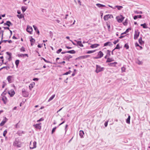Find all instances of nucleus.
<instances>
[{
	"label": "nucleus",
	"mask_w": 150,
	"mask_h": 150,
	"mask_svg": "<svg viewBox=\"0 0 150 150\" xmlns=\"http://www.w3.org/2000/svg\"><path fill=\"white\" fill-rule=\"evenodd\" d=\"M96 70L95 72L97 73H98L100 72L103 71L104 69V67H101L100 66L98 65H96Z\"/></svg>",
	"instance_id": "obj_1"
},
{
	"label": "nucleus",
	"mask_w": 150,
	"mask_h": 150,
	"mask_svg": "<svg viewBox=\"0 0 150 150\" xmlns=\"http://www.w3.org/2000/svg\"><path fill=\"white\" fill-rule=\"evenodd\" d=\"M13 145L14 146H17L18 147H21V143L19 141V140L17 138L16 139L13 143Z\"/></svg>",
	"instance_id": "obj_2"
},
{
	"label": "nucleus",
	"mask_w": 150,
	"mask_h": 150,
	"mask_svg": "<svg viewBox=\"0 0 150 150\" xmlns=\"http://www.w3.org/2000/svg\"><path fill=\"white\" fill-rule=\"evenodd\" d=\"M135 33L134 35V39L135 40H136L139 37V35L140 32L139 31V30L137 29L135 30Z\"/></svg>",
	"instance_id": "obj_3"
},
{
	"label": "nucleus",
	"mask_w": 150,
	"mask_h": 150,
	"mask_svg": "<svg viewBox=\"0 0 150 150\" xmlns=\"http://www.w3.org/2000/svg\"><path fill=\"white\" fill-rule=\"evenodd\" d=\"M113 18V15L111 14H108L105 15L104 17L103 18L105 21H107L109 18Z\"/></svg>",
	"instance_id": "obj_4"
},
{
	"label": "nucleus",
	"mask_w": 150,
	"mask_h": 150,
	"mask_svg": "<svg viewBox=\"0 0 150 150\" xmlns=\"http://www.w3.org/2000/svg\"><path fill=\"white\" fill-rule=\"evenodd\" d=\"M116 18L119 23H121L123 21L124 17L122 15H121L120 17H117Z\"/></svg>",
	"instance_id": "obj_5"
},
{
	"label": "nucleus",
	"mask_w": 150,
	"mask_h": 150,
	"mask_svg": "<svg viewBox=\"0 0 150 150\" xmlns=\"http://www.w3.org/2000/svg\"><path fill=\"white\" fill-rule=\"evenodd\" d=\"M22 93L23 96L26 97L28 96V93L27 92L25 89L22 90Z\"/></svg>",
	"instance_id": "obj_6"
},
{
	"label": "nucleus",
	"mask_w": 150,
	"mask_h": 150,
	"mask_svg": "<svg viewBox=\"0 0 150 150\" xmlns=\"http://www.w3.org/2000/svg\"><path fill=\"white\" fill-rule=\"evenodd\" d=\"M26 30L30 34H31V32L33 30L32 27L29 26H27Z\"/></svg>",
	"instance_id": "obj_7"
},
{
	"label": "nucleus",
	"mask_w": 150,
	"mask_h": 150,
	"mask_svg": "<svg viewBox=\"0 0 150 150\" xmlns=\"http://www.w3.org/2000/svg\"><path fill=\"white\" fill-rule=\"evenodd\" d=\"M41 123L36 124L34 125L33 126H34L36 129H40L41 128Z\"/></svg>",
	"instance_id": "obj_8"
},
{
	"label": "nucleus",
	"mask_w": 150,
	"mask_h": 150,
	"mask_svg": "<svg viewBox=\"0 0 150 150\" xmlns=\"http://www.w3.org/2000/svg\"><path fill=\"white\" fill-rule=\"evenodd\" d=\"M90 56V55H84V56H80L78 58H76V59H84L85 58H86L89 57Z\"/></svg>",
	"instance_id": "obj_9"
},
{
	"label": "nucleus",
	"mask_w": 150,
	"mask_h": 150,
	"mask_svg": "<svg viewBox=\"0 0 150 150\" xmlns=\"http://www.w3.org/2000/svg\"><path fill=\"white\" fill-rule=\"evenodd\" d=\"M117 63L116 62H114L113 63H110L108 64V65L110 67H116L115 65L117 64Z\"/></svg>",
	"instance_id": "obj_10"
},
{
	"label": "nucleus",
	"mask_w": 150,
	"mask_h": 150,
	"mask_svg": "<svg viewBox=\"0 0 150 150\" xmlns=\"http://www.w3.org/2000/svg\"><path fill=\"white\" fill-rule=\"evenodd\" d=\"M114 61V60L113 58H110L109 57H108L107 59L106 62V63H109L113 61Z\"/></svg>",
	"instance_id": "obj_11"
},
{
	"label": "nucleus",
	"mask_w": 150,
	"mask_h": 150,
	"mask_svg": "<svg viewBox=\"0 0 150 150\" xmlns=\"http://www.w3.org/2000/svg\"><path fill=\"white\" fill-rule=\"evenodd\" d=\"M7 120V119H6V117H5L4 119L0 123V126H2L4 125L6 122Z\"/></svg>",
	"instance_id": "obj_12"
},
{
	"label": "nucleus",
	"mask_w": 150,
	"mask_h": 150,
	"mask_svg": "<svg viewBox=\"0 0 150 150\" xmlns=\"http://www.w3.org/2000/svg\"><path fill=\"white\" fill-rule=\"evenodd\" d=\"M72 57L71 55H69L68 56H65L64 57V59H63L66 60L68 61H69V59L70 58H72Z\"/></svg>",
	"instance_id": "obj_13"
},
{
	"label": "nucleus",
	"mask_w": 150,
	"mask_h": 150,
	"mask_svg": "<svg viewBox=\"0 0 150 150\" xmlns=\"http://www.w3.org/2000/svg\"><path fill=\"white\" fill-rule=\"evenodd\" d=\"M99 44H92L90 46V47L92 48H96L99 46Z\"/></svg>",
	"instance_id": "obj_14"
},
{
	"label": "nucleus",
	"mask_w": 150,
	"mask_h": 150,
	"mask_svg": "<svg viewBox=\"0 0 150 150\" xmlns=\"http://www.w3.org/2000/svg\"><path fill=\"white\" fill-rule=\"evenodd\" d=\"M112 45V44L110 42H108L104 44V46H111Z\"/></svg>",
	"instance_id": "obj_15"
},
{
	"label": "nucleus",
	"mask_w": 150,
	"mask_h": 150,
	"mask_svg": "<svg viewBox=\"0 0 150 150\" xmlns=\"http://www.w3.org/2000/svg\"><path fill=\"white\" fill-rule=\"evenodd\" d=\"M10 97H13L15 94V92L13 89H11L10 91Z\"/></svg>",
	"instance_id": "obj_16"
},
{
	"label": "nucleus",
	"mask_w": 150,
	"mask_h": 150,
	"mask_svg": "<svg viewBox=\"0 0 150 150\" xmlns=\"http://www.w3.org/2000/svg\"><path fill=\"white\" fill-rule=\"evenodd\" d=\"M75 41L77 42V45H78L81 47H83V45L82 44L81 41H77L76 40H75Z\"/></svg>",
	"instance_id": "obj_17"
},
{
	"label": "nucleus",
	"mask_w": 150,
	"mask_h": 150,
	"mask_svg": "<svg viewBox=\"0 0 150 150\" xmlns=\"http://www.w3.org/2000/svg\"><path fill=\"white\" fill-rule=\"evenodd\" d=\"M1 32H2V37H1V41H2V42H6L7 41L8 43H9V40H2V39H3V31H2V30H1V31H0V33H1Z\"/></svg>",
	"instance_id": "obj_18"
},
{
	"label": "nucleus",
	"mask_w": 150,
	"mask_h": 150,
	"mask_svg": "<svg viewBox=\"0 0 150 150\" xmlns=\"http://www.w3.org/2000/svg\"><path fill=\"white\" fill-rule=\"evenodd\" d=\"M30 37L31 38V39H30V41L31 42V45L32 46L33 45L34 43L35 42V40L33 38L32 36Z\"/></svg>",
	"instance_id": "obj_19"
},
{
	"label": "nucleus",
	"mask_w": 150,
	"mask_h": 150,
	"mask_svg": "<svg viewBox=\"0 0 150 150\" xmlns=\"http://www.w3.org/2000/svg\"><path fill=\"white\" fill-rule=\"evenodd\" d=\"M33 27L35 30L36 31V33L37 34H38V35L39 34L40 32L39 30H38L37 27L35 25H33Z\"/></svg>",
	"instance_id": "obj_20"
},
{
	"label": "nucleus",
	"mask_w": 150,
	"mask_h": 150,
	"mask_svg": "<svg viewBox=\"0 0 150 150\" xmlns=\"http://www.w3.org/2000/svg\"><path fill=\"white\" fill-rule=\"evenodd\" d=\"M37 142L35 141H34L33 142V147L30 146V149H33L35 148L36 147Z\"/></svg>",
	"instance_id": "obj_21"
},
{
	"label": "nucleus",
	"mask_w": 150,
	"mask_h": 150,
	"mask_svg": "<svg viewBox=\"0 0 150 150\" xmlns=\"http://www.w3.org/2000/svg\"><path fill=\"white\" fill-rule=\"evenodd\" d=\"M79 135L81 138L83 137V135L84 134V132L83 131L81 130L79 131Z\"/></svg>",
	"instance_id": "obj_22"
},
{
	"label": "nucleus",
	"mask_w": 150,
	"mask_h": 150,
	"mask_svg": "<svg viewBox=\"0 0 150 150\" xmlns=\"http://www.w3.org/2000/svg\"><path fill=\"white\" fill-rule=\"evenodd\" d=\"M18 57H24L25 56H26L27 57H28V55L27 54H18Z\"/></svg>",
	"instance_id": "obj_23"
},
{
	"label": "nucleus",
	"mask_w": 150,
	"mask_h": 150,
	"mask_svg": "<svg viewBox=\"0 0 150 150\" xmlns=\"http://www.w3.org/2000/svg\"><path fill=\"white\" fill-rule=\"evenodd\" d=\"M142 18V16L141 15H135L133 17V18L134 20L137 19V18Z\"/></svg>",
	"instance_id": "obj_24"
},
{
	"label": "nucleus",
	"mask_w": 150,
	"mask_h": 150,
	"mask_svg": "<svg viewBox=\"0 0 150 150\" xmlns=\"http://www.w3.org/2000/svg\"><path fill=\"white\" fill-rule=\"evenodd\" d=\"M103 54L101 51L99 52L98 54V56L100 58H101L103 56Z\"/></svg>",
	"instance_id": "obj_25"
},
{
	"label": "nucleus",
	"mask_w": 150,
	"mask_h": 150,
	"mask_svg": "<svg viewBox=\"0 0 150 150\" xmlns=\"http://www.w3.org/2000/svg\"><path fill=\"white\" fill-rule=\"evenodd\" d=\"M139 43L141 45H142L144 43V41L142 40V37H140L139 40Z\"/></svg>",
	"instance_id": "obj_26"
},
{
	"label": "nucleus",
	"mask_w": 150,
	"mask_h": 150,
	"mask_svg": "<svg viewBox=\"0 0 150 150\" xmlns=\"http://www.w3.org/2000/svg\"><path fill=\"white\" fill-rule=\"evenodd\" d=\"M67 53H69L70 54H74L76 53V51L74 50H69L67 51Z\"/></svg>",
	"instance_id": "obj_27"
},
{
	"label": "nucleus",
	"mask_w": 150,
	"mask_h": 150,
	"mask_svg": "<svg viewBox=\"0 0 150 150\" xmlns=\"http://www.w3.org/2000/svg\"><path fill=\"white\" fill-rule=\"evenodd\" d=\"M130 116L129 115H128V116L127 119H126V122L128 124H129L130 123Z\"/></svg>",
	"instance_id": "obj_28"
},
{
	"label": "nucleus",
	"mask_w": 150,
	"mask_h": 150,
	"mask_svg": "<svg viewBox=\"0 0 150 150\" xmlns=\"http://www.w3.org/2000/svg\"><path fill=\"white\" fill-rule=\"evenodd\" d=\"M96 5L99 8H102L103 7H105V6L101 4H96Z\"/></svg>",
	"instance_id": "obj_29"
},
{
	"label": "nucleus",
	"mask_w": 150,
	"mask_h": 150,
	"mask_svg": "<svg viewBox=\"0 0 150 150\" xmlns=\"http://www.w3.org/2000/svg\"><path fill=\"white\" fill-rule=\"evenodd\" d=\"M140 26H142L144 28H148V27L147 26L146 24V23L141 24L140 25Z\"/></svg>",
	"instance_id": "obj_30"
},
{
	"label": "nucleus",
	"mask_w": 150,
	"mask_h": 150,
	"mask_svg": "<svg viewBox=\"0 0 150 150\" xmlns=\"http://www.w3.org/2000/svg\"><path fill=\"white\" fill-rule=\"evenodd\" d=\"M27 8L24 6H22L21 8V10L23 13H24L26 10Z\"/></svg>",
	"instance_id": "obj_31"
},
{
	"label": "nucleus",
	"mask_w": 150,
	"mask_h": 150,
	"mask_svg": "<svg viewBox=\"0 0 150 150\" xmlns=\"http://www.w3.org/2000/svg\"><path fill=\"white\" fill-rule=\"evenodd\" d=\"M55 96V94H54V95H52L50 98L49 99V100H48V102H50V101H51V100H52L54 98V97Z\"/></svg>",
	"instance_id": "obj_32"
},
{
	"label": "nucleus",
	"mask_w": 150,
	"mask_h": 150,
	"mask_svg": "<svg viewBox=\"0 0 150 150\" xmlns=\"http://www.w3.org/2000/svg\"><path fill=\"white\" fill-rule=\"evenodd\" d=\"M115 8H117V9L118 10H121L123 8V6H115Z\"/></svg>",
	"instance_id": "obj_33"
},
{
	"label": "nucleus",
	"mask_w": 150,
	"mask_h": 150,
	"mask_svg": "<svg viewBox=\"0 0 150 150\" xmlns=\"http://www.w3.org/2000/svg\"><path fill=\"white\" fill-rule=\"evenodd\" d=\"M110 51L109 50H107L106 55H107V56H108V57H109L110 56Z\"/></svg>",
	"instance_id": "obj_34"
},
{
	"label": "nucleus",
	"mask_w": 150,
	"mask_h": 150,
	"mask_svg": "<svg viewBox=\"0 0 150 150\" xmlns=\"http://www.w3.org/2000/svg\"><path fill=\"white\" fill-rule=\"evenodd\" d=\"M96 51V50H89L87 52V54H91L92 53H93Z\"/></svg>",
	"instance_id": "obj_35"
},
{
	"label": "nucleus",
	"mask_w": 150,
	"mask_h": 150,
	"mask_svg": "<svg viewBox=\"0 0 150 150\" xmlns=\"http://www.w3.org/2000/svg\"><path fill=\"white\" fill-rule=\"evenodd\" d=\"M17 16L18 18L19 19H21L22 18L24 17V16L22 14H20V15H17Z\"/></svg>",
	"instance_id": "obj_36"
},
{
	"label": "nucleus",
	"mask_w": 150,
	"mask_h": 150,
	"mask_svg": "<svg viewBox=\"0 0 150 150\" xmlns=\"http://www.w3.org/2000/svg\"><path fill=\"white\" fill-rule=\"evenodd\" d=\"M134 13L136 14H142V11H134Z\"/></svg>",
	"instance_id": "obj_37"
},
{
	"label": "nucleus",
	"mask_w": 150,
	"mask_h": 150,
	"mask_svg": "<svg viewBox=\"0 0 150 150\" xmlns=\"http://www.w3.org/2000/svg\"><path fill=\"white\" fill-rule=\"evenodd\" d=\"M19 60L17 59L15 61V64L17 67L18 66V65L19 63Z\"/></svg>",
	"instance_id": "obj_38"
},
{
	"label": "nucleus",
	"mask_w": 150,
	"mask_h": 150,
	"mask_svg": "<svg viewBox=\"0 0 150 150\" xmlns=\"http://www.w3.org/2000/svg\"><path fill=\"white\" fill-rule=\"evenodd\" d=\"M136 63L139 65L142 64V62L140 61L139 59H137L136 61Z\"/></svg>",
	"instance_id": "obj_39"
},
{
	"label": "nucleus",
	"mask_w": 150,
	"mask_h": 150,
	"mask_svg": "<svg viewBox=\"0 0 150 150\" xmlns=\"http://www.w3.org/2000/svg\"><path fill=\"white\" fill-rule=\"evenodd\" d=\"M120 45L119 44H117L116 47L114 49V50H115V49H120Z\"/></svg>",
	"instance_id": "obj_40"
},
{
	"label": "nucleus",
	"mask_w": 150,
	"mask_h": 150,
	"mask_svg": "<svg viewBox=\"0 0 150 150\" xmlns=\"http://www.w3.org/2000/svg\"><path fill=\"white\" fill-rule=\"evenodd\" d=\"M4 26L6 25H8V27H9V21H7L6 22V23H5L4 24Z\"/></svg>",
	"instance_id": "obj_41"
},
{
	"label": "nucleus",
	"mask_w": 150,
	"mask_h": 150,
	"mask_svg": "<svg viewBox=\"0 0 150 150\" xmlns=\"http://www.w3.org/2000/svg\"><path fill=\"white\" fill-rule=\"evenodd\" d=\"M20 50L21 52H24L25 51V48L23 47H22Z\"/></svg>",
	"instance_id": "obj_42"
},
{
	"label": "nucleus",
	"mask_w": 150,
	"mask_h": 150,
	"mask_svg": "<svg viewBox=\"0 0 150 150\" xmlns=\"http://www.w3.org/2000/svg\"><path fill=\"white\" fill-rule=\"evenodd\" d=\"M19 122L15 125V127H16V128H19L20 126L19 125Z\"/></svg>",
	"instance_id": "obj_43"
},
{
	"label": "nucleus",
	"mask_w": 150,
	"mask_h": 150,
	"mask_svg": "<svg viewBox=\"0 0 150 150\" xmlns=\"http://www.w3.org/2000/svg\"><path fill=\"white\" fill-rule=\"evenodd\" d=\"M124 47L126 48L127 49H128L129 48V46L127 43H126Z\"/></svg>",
	"instance_id": "obj_44"
},
{
	"label": "nucleus",
	"mask_w": 150,
	"mask_h": 150,
	"mask_svg": "<svg viewBox=\"0 0 150 150\" xmlns=\"http://www.w3.org/2000/svg\"><path fill=\"white\" fill-rule=\"evenodd\" d=\"M57 128V127H56L53 128L52 131V134L55 131L56 129Z\"/></svg>",
	"instance_id": "obj_45"
},
{
	"label": "nucleus",
	"mask_w": 150,
	"mask_h": 150,
	"mask_svg": "<svg viewBox=\"0 0 150 150\" xmlns=\"http://www.w3.org/2000/svg\"><path fill=\"white\" fill-rule=\"evenodd\" d=\"M127 19L125 21V22L123 23V25H127Z\"/></svg>",
	"instance_id": "obj_46"
},
{
	"label": "nucleus",
	"mask_w": 150,
	"mask_h": 150,
	"mask_svg": "<svg viewBox=\"0 0 150 150\" xmlns=\"http://www.w3.org/2000/svg\"><path fill=\"white\" fill-rule=\"evenodd\" d=\"M7 133V131L6 130H5L3 133V135L4 137H5L6 134Z\"/></svg>",
	"instance_id": "obj_47"
},
{
	"label": "nucleus",
	"mask_w": 150,
	"mask_h": 150,
	"mask_svg": "<svg viewBox=\"0 0 150 150\" xmlns=\"http://www.w3.org/2000/svg\"><path fill=\"white\" fill-rule=\"evenodd\" d=\"M62 49L61 48L59 49L58 50L57 52L56 53L57 54H59L62 51Z\"/></svg>",
	"instance_id": "obj_48"
},
{
	"label": "nucleus",
	"mask_w": 150,
	"mask_h": 150,
	"mask_svg": "<svg viewBox=\"0 0 150 150\" xmlns=\"http://www.w3.org/2000/svg\"><path fill=\"white\" fill-rule=\"evenodd\" d=\"M126 68L124 67H122L121 68L122 72H123L125 71Z\"/></svg>",
	"instance_id": "obj_49"
},
{
	"label": "nucleus",
	"mask_w": 150,
	"mask_h": 150,
	"mask_svg": "<svg viewBox=\"0 0 150 150\" xmlns=\"http://www.w3.org/2000/svg\"><path fill=\"white\" fill-rule=\"evenodd\" d=\"M42 59H43L44 61L45 62H46V63H50V62L47 60L45 58H43L42 57Z\"/></svg>",
	"instance_id": "obj_50"
},
{
	"label": "nucleus",
	"mask_w": 150,
	"mask_h": 150,
	"mask_svg": "<svg viewBox=\"0 0 150 150\" xmlns=\"http://www.w3.org/2000/svg\"><path fill=\"white\" fill-rule=\"evenodd\" d=\"M65 62L64 61H63L62 62H57V63H58L59 64H64V63H65Z\"/></svg>",
	"instance_id": "obj_51"
},
{
	"label": "nucleus",
	"mask_w": 150,
	"mask_h": 150,
	"mask_svg": "<svg viewBox=\"0 0 150 150\" xmlns=\"http://www.w3.org/2000/svg\"><path fill=\"white\" fill-rule=\"evenodd\" d=\"M131 30V28H127L125 31V32L127 33L129 32L130 30Z\"/></svg>",
	"instance_id": "obj_52"
},
{
	"label": "nucleus",
	"mask_w": 150,
	"mask_h": 150,
	"mask_svg": "<svg viewBox=\"0 0 150 150\" xmlns=\"http://www.w3.org/2000/svg\"><path fill=\"white\" fill-rule=\"evenodd\" d=\"M29 87L30 90H31L32 88H33V84H30V85L29 86Z\"/></svg>",
	"instance_id": "obj_53"
},
{
	"label": "nucleus",
	"mask_w": 150,
	"mask_h": 150,
	"mask_svg": "<svg viewBox=\"0 0 150 150\" xmlns=\"http://www.w3.org/2000/svg\"><path fill=\"white\" fill-rule=\"evenodd\" d=\"M119 41V40L117 39V40H115L113 42V43L114 44H116Z\"/></svg>",
	"instance_id": "obj_54"
},
{
	"label": "nucleus",
	"mask_w": 150,
	"mask_h": 150,
	"mask_svg": "<svg viewBox=\"0 0 150 150\" xmlns=\"http://www.w3.org/2000/svg\"><path fill=\"white\" fill-rule=\"evenodd\" d=\"M69 74V72H68V71H67V72H66V73H64V74H63L62 75H68V74ZM61 76H62V75H61Z\"/></svg>",
	"instance_id": "obj_55"
},
{
	"label": "nucleus",
	"mask_w": 150,
	"mask_h": 150,
	"mask_svg": "<svg viewBox=\"0 0 150 150\" xmlns=\"http://www.w3.org/2000/svg\"><path fill=\"white\" fill-rule=\"evenodd\" d=\"M5 68H6L7 69H9V67H2L0 69V70H1L2 69Z\"/></svg>",
	"instance_id": "obj_56"
},
{
	"label": "nucleus",
	"mask_w": 150,
	"mask_h": 150,
	"mask_svg": "<svg viewBox=\"0 0 150 150\" xmlns=\"http://www.w3.org/2000/svg\"><path fill=\"white\" fill-rule=\"evenodd\" d=\"M43 120H44V119L43 118H41L39 120H38L37 121V122H38L41 121H42Z\"/></svg>",
	"instance_id": "obj_57"
},
{
	"label": "nucleus",
	"mask_w": 150,
	"mask_h": 150,
	"mask_svg": "<svg viewBox=\"0 0 150 150\" xmlns=\"http://www.w3.org/2000/svg\"><path fill=\"white\" fill-rule=\"evenodd\" d=\"M68 126V125H65V133H66V132L67 131V128Z\"/></svg>",
	"instance_id": "obj_58"
},
{
	"label": "nucleus",
	"mask_w": 150,
	"mask_h": 150,
	"mask_svg": "<svg viewBox=\"0 0 150 150\" xmlns=\"http://www.w3.org/2000/svg\"><path fill=\"white\" fill-rule=\"evenodd\" d=\"M39 80V79L38 78H34L33 79V80L34 81H38Z\"/></svg>",
	"instance_id": "obj_59"
},
{
	"label": "nucleus",
	"mask_w": 150,
	"mask_h": 150,
	"mask_svg": "<svg viewBox=\"0 0 150 150\" xmlns=\"http://www.w3.org/2000/svg\"><path fill=\"white\" fill-rule=\"evenodd\" d=\"M108 122H105L104 124L105 126L106 127L108 125Z\"/></svg>",
	"instance_id": "obj_60"
},
{
	"label": "nucleus",
	"mask_w": 150,
	"mask_h": 150,
	"mask_svg": "<svg viewBox=\"0 0 150 150\" xmlns=\"http://www.w3.org/2000/svg\"><path fill=\"white\" fill-rule=\"evenodd\" d=\"M66 47L68 49H70L72 48V47H70L67 46H66Z\"/></svg>",
	"instance_id": "obj_61"
},
{
	"label": "nucleus",
	"mask_w": 150,
	"mask_h": 150,
	"mask_svg": "<svg viewBox=\"0 0 150 150\" xmlns=\"http://www.w3.org/2000/svg\"><path fill=\"white\" fill-rule=\"evenodd\" d=\"M107 27H108V30H109H109L110 28V25L108 24H107Z\"/></svg>",
	"instance_id": "obj_62"
},
{
	"label": "nucleus",
	"mask_w": 150,
	"mask_h": 150,
	"mask_svg": "<svg viewBox=\"0 0 150 150\" xmlns=\"http://www.w3.org/2000/svg\"><path fill=\"white\" fill-rule=\"evenodd\" d=\"M135 46L136 47H139L140 46V45H139V44L137 43L136 42L135 43Z\"/></svg>",
	"instance_id": "obj_63"
},
{
	"label": "nucleus",
	"mask_w": 150,
	"mask_h": 150,
	"mask_svg": "<svg viewBox=\"0 0 150 150\" xmlns=\"http://www.w3.org/2000/svg\"><path fill=\"white\" fill-rule=\"evenodd\" d=\"M4 29H8L9 30V27H3Z\"/></svg>",
	"instance_id": "obj_64"
}]
</instances>
